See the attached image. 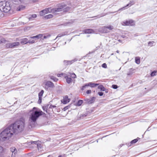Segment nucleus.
Listing matches in <instances>:
<instances>
[{
    "label": "nucleus",
    "mask_w": 157,
    "mask_h": 157,
    "mask_svg": "<svg viewBox=\"0 0 157 157\" xmlns=\"http://www.w3.org/2000/svg\"><path fill=\"white\" fill-rule=\"evenodd\" d=\"M49 105V104H46L44 105V106L45 108H46L48 109V107Z\"/></svg>",
    "instance_id": "51"
},
{
    "label": "nucleus",
    "mask_w": 157,
    "mask_h": 157,
    "mask_svg": "<svg viewBox=\"0 0 157 157\" xmlns=\"http://www.w3.org/2000/svg\"><path fill=\"white\" fill-rule=\"evenodd\" d=\"M69 106H66L64 107L63 108V111H65L66 110H67V109H68L69 108Z\"/></svg>",
    "instance_id": "44"
},
{
    "label": "nucleus",
    "mask_w": 157,
    "mask_h": 157,
    "mask_svg": "<svg viewBox=\"0 0 157 157\" xmlns=\"http://www.w3.org/2000/svg\"><path fill=\"white\" fill-rule=\"evenodd\" d=\"M42 109L44 111H45L47 113V109L46 108H45V107L44 106H43L42 107Z\"/></svg>",
    "instance_id": "48"
},
{
    "label": "nucleus",
    "mask_w": 157,
    "mask_h": 157,
    "mask_svg": "<svg viewBox=\"0 0 157 157\" xmlns=\"http://www.w3.org/2000/svg\"><path fill=\"white\" fill-rule=\"evenodd\" d=\"M98 94L99 96H101L103 95V93L102 92H100L98 93Z\"/></svg>",
    "instance_id": "46"
},
{
    "label": "nucleus",
    "mask_w": 157,
    "mask_h": 157,
    "mask_svg": "<svg viewBox=\"0 0 157 157\" xmlns=\"http://www.w3.org/2000/svg\"><path fill=\"white\" fill-rule=\"evenodd\" d=\"M25 8V6L22 5H20L17 8V11H20L24 10Z\"/></svg>",
    "instance_id": "21"
},
{
    "label": "nucleus",
    "mask_w": 157,
    "mask_h": 157,
    "mask_svg": "<svg viewBox=\"0 0 157 157\" xmlns=\"http://www.w3.org/2000/svg\"><path fill=\"white\" fill-rule=\"evenodd\" d=\"M44 93V91L43 90H42L38 94V97L39 98H42V97L43 96V95Z\"/></svg>",
    "instance_id": "30"
},
{
    "label": "nucleus",
    "mask_w": 157,
    "mask_h": 157,
    "mask_svg": "<svg viewBox=\"0 0 157 157\" xmlns=\"http://www.w3.org/2000/svg\"><path fill=\"white\" fill-rule=\"evenodd\" d=\"M15 155H12L11 157H15Z\"/></svg>",
    "instance_id": "55"
},
{
    "label": "nucleus",
    "mask_w": 157,
    "mask_h": 157,
    "mask_svg": "<svg viewBox=\"0 0 157 157\" xmlns=\"http://www.w3.org/2000/svg\"><path fill=\"white\" fill-rule=\"evenodd\" d=\"M119 51H118V50H117V53H119Z\"/></svg>",
    "instance_id": "60"
},
{
    "label": "nucleus",
    "mask_w": 157,
    "mask_h": 157,
    "mask_svg": "<svg viewBox=\"0 0 157 157\" xmlns=\"http://www.w3.org/2000/svg\"><path fill=\"white\" fill-rule=\"evenodd\" d=\"M65 78L66 79V81L67 82L68 84H70L72 81L71 78L69 77L68 76H65Z\"/></svg>",
    "instance_id": "19"
},
{
    "label": "nucleus",
    "mask_w": 157,
    "mask_h": 157,
    "mask_svg": "<svg viewBox=\"0 0 157 157\" xmlns=\"http://www.w3.org/2000/svg\"><path fill=\"white\" fill-rule=\"evenodd\" d=\"M10 151L12 152V154L13 155V153L14 155L16 153L17 151L16 148L14 147H12L10 148Z\"/></svg>",
    "instance_id": "22"
},
{
    "label": "nucleus",
    "mask_w": 157,
    "mask_h": 157,
    "mask_svg": "<svg viewBox=\"0 0 157 157\" xmlns=\"http://www.w3.org/2000/svg\"><path fill=\"white\" fill-rule=\"evenodd\" d=\"M71 77L73 78H76V76L74 73H73L71 75Z\"/></svg>",
    "instance_id": "35"
},
{
    "label": "nucleus",
    "mask_w": 157,
    "mask_h": 157,
    "mask_svg": "<svg viewBox=\"0 0 157 157\" xmlns=\"http://www.w3.org/2000/svg\"><path fill=\"white\" fill-rule=\"evenodd\" d=\"M25 123L21 120L16 121L13 125H10L2 131L0 134V138L3 140L9 139L13 133L21 132L24 127Z\"/></svg>",
    "instance_id": "1"
},
{
    "label": "nucleus",
    "mask_w": 157,
    "mask_h": 157,
    "mask_svg": "<svg viewBox=\"0 0 157 157\" xmlns=\"http://www.w3.org/2000/svg\"><path fill=\"white\" fill-rule=\"evenodd\" d=\"M7 157H10V156H8Z\"/></svg>",
    "instance_id": "61"
},
{
    "label": "nucleus",
    "mask_w": 157,
    "mask_h": 157,
    "mask_svg": "<svg viewBox=\"0 0 157 157\" xmlns=\"http://www.w3.org/2000/svg\"><path fill=\"white\" fill-rule=\"evenodd\" d=\"M157 71H153L151 73V76L152 77L154 76H155L156 75V73H157Z\"/></svg>",
    "instance_id": "31"
},
{
    "label": "nucleus",
    "mask_w": 157,
    "mask_h": 157,
    "mask_svg": "<svg viewBox=\"0 0 157 157\" xmlns=\"http://www.w3.org/2000/svg\"><path fill=\"white\" fill-rule=\"evenodd\" d=\"M134 21L132 20L129 21L126 20L123 22L122 25L125 26H133L134 25Z\"/></svg>",
    "instance_id": "7"
},
{
    "label": "nucleus",
    "mask_w": 157,
    "mask_h": 157,
    "mask_svg": "<svg viewBox=\"0 0 157 157\" xmlns=\"http://www.w3.org/2000/svg\"><path fill=\"white\" fill-rule=\"evenodd\" d=\"M102 67L104 68H107V65L105 63H103L101 66Z\"/></svg>",
    "instance_id": "43"
},
{
    "label": "nucleus",
    "mask_w": 157,
    "mask_h": 157,
    "mask_svg": "<svg viewBox=\"0 0 157 157\" xmlns=\"http://www.w3.org/2000/svg\"><path fill=\"white\" fill-rule=\"evenodd\" d=\"M11 8L9 2L5 1L0 2V10L5 13L8 12L11 9Z\"/></svg>",
    "instance_id": "3"
},
{
    "label": "nucleus",
    "mask_w": 157,
    "mask_h": 157,
    "mask_svg": "<svg viewBox=\"0 0 157 157\" xmlns=\"http://www.w3.org/2000/svg\"><path fill=\"white\" fill-rule=\"evenodd\" d=\"M105 15V14H101L96 16H94V17H96V18H99L101 17H102L104 16Z\"/></svg>",
    "instance_id": "33"
},
{
    "label": "nucleus",
    "mask_w": 157,
    "mask_h": 157,
    "mask_svg": "<svg viewBox=\"0 0 157 157\" xmlns=\"http://www.w3.org/2000/svg\"><path fill=\"white\" fill-rule=\"evenodd\" d=\"M113 28V26L109 25L101 27L98 29V31L102 33H107L109 32L110 30H112Z\"/></svg>",
    "instance_id": "5"
},
{
    "label": "nucleus",
    "mask_w": 157,
    "mask_h": 157,
    "mask_svg": "<svg viewBox=\"0 0 157 157\" xmlns=\"http://www.w3.org/2000/svg\"><path fill=\"white\" fill-rule=\"evenodd\" d=\"M58 157H62V156L61 155H59V156Z\"/></svg>",
    "instance_id": "59"
},
{
    "label": "nucleus",
    "mask_w": 157,
    "mask_h": 157,
    "mask_svg": "<svg viewBox=\"0 0 157 157\" xmlns=\"http://www.w3.org/2000/svg\"><path fill=\"white\" fill-rule=\"evenodd\" d=\"M1 147L2 148H3L2 147Z\"/></svg>",
    "instance_id": "62"
},
{
    "label": "nucleus",
    "mask_w": 157,
    "mask_h": 157,
    "mask_svg": "<svg viewBox=\"0 0 157 157\" xmlns=\"http://www.w3.org/2000/svg\"><path fill=\"white\" fill-rule=\"evenodd\" d=\"M37 17L36 15L35 14H33L31 16V17L35 18Z\"/></svg>",
    "instance_id": "47"
},
{
    "label": "nucleus",
    "mask_w": 157,
    "mask_h": 157,
    "mask_svg": "<svg viewBox=\"0 0 157 157\" xmlns=\"http://www.w3.org/2000/svg\"><path fill=\"white\" fill-rule=\"evenodd\" d=\"M63 7L55 8L52 9L51 8H46L42 10L40 12V15L43 16L45 14L49 13H54L56 12H60L62 10Z\"/></svg>",
    "instance_id": "4"
},
{
    "label": "nucleus",
    "mask_w": 157,
    "mask_h": 157,
    "mask_svg": "<svg viewBox=\"0 0 157 157\" xmlns=\"http://www.w3.org/2000/svg\"><path fill=\"white\" fill-rule=\"evenodd\" d=\"M6 41V40H5V39L4 38H2L1 39V42L2 43H5V41Z\"/></svg>",
    "instance_id": "42"
},
{
    "label": "nucleus",
    "mask_w": 157,
    "mask_h": 157,
    "mask_svg": "<svg viewBox=\"0 0 157 157\" xmlns=\"http://www.w3.org/2000/svg\"><path fill=\"white\" fill-rule=\"evenodd\" d=\"M31 144H35L36 145L38 149L39 148V147H40V144H39L38 143V141H32L31 142Z\"/></svg>",
    "instance_id": "25"
},
{
    "label": "nucleus",
    "mask_w": 157,
    "mask_h": 157,
    "mask_svg": "<svg viewBox=\"0 0 157 157\" xmlns=\"http://www.w3.org/2000/svg\"><path fill=\"white\" fill-rule=\"evenodd\" d=\"M66 6L65 5L60 6L59 8L63 7L61 11H63V12H67L71 8L68 6L66 7Z\"/></svg>",
    "instance_id": "10"
},
{
    "label": "nucleus",
    "mask_w": 157,
    "mask_h": 157,
    "mask_svg": "<svg viewBox=\"0 0 157 157\" xmlns=\"http://www.w3.org/2000/svg\"><path fill=\"white\" fill-rule=\"evenodd\" d=\"M36 109V107H34L33 108V109Z\"/></svg>",
    "instance_id": "58"
},
{
    "label": "nucleus",
    "mask_w": 157,
    "mask_h": 157,
    "mask_svg": "<svg viewBox=\"0 0 157 157\" xmlns=\"http://www.w3.org/2000/svg\"><path fill=\"white\" fill-rule=\"evenodd\" d=\"M53 15L51 14H49L47 15H46L44 17V18L46 19H48L50 18H51L53 17Z\"/></svg>",
    "instance_id": "26"
},
{
    "label": "nucleus",
    "mask_w": 157,
    "mask_h": 157,
    "mask_svg": "<svg viewBox=\"0 0 157 157\" xmlns=\"http://www.w3.org/2000/svg\"><path fill=\"white\" fill-rule=\"evenodd\" d=\"M43 35L41 34H40L38 35H37L36 36H33L31 37V38L32 39H35V38H37V39H39V38H41L42 37H43Z\"/></svg>",
    "instance_id": "20"
},
{
    "label": "nucleus",
    "mask_w": 157,
    "mask_h": 157,
    "mask_svg": "<svg viewBox=\"0 0 157 157\" xmlns=\"http://www.w3.org/2000/svg\"><path fill=\"white\" fill-rule=\"evenodd\" d=\"M46 88V86H47L48 87L53 88L54 87V84L51 81H48L46 82L45 84Z\"/></svg>",
    "instance_id": "12"
},
{
    "label": "nucleus",
    "mask_w": 157,
    "mask_h": 157,
    "mask_svg": "<svg viewBox=\"0 0 157 157\" xmlns=\"http://www.w3.org/2000/svg\"><path fill=\"white\" fill-rule=\"evenodd\" d=\"M112 87L113 88L116 89L118 88V86L116 85L113 84L112 85Z\"/></svg>",
    "instance_id": "37"
},
{
    "label": "nucleus",
    "mask_w": 157,
    "mask_h": 157,
    "mask_svg": "<svg viewBox=\"0 0 157 157\" xmlns=\"http://www.w3.org/2000/svg\"><path fill=\"white\" fill-rule=\"evenodd\" d=\"M87 83L85 84L84 86H82L81 88V90L83 91L84 90V89H85L86 87L87 86Z\"/></svg>",
    "instance_id": "34"
},
{
    "label": "nucleus",
    "mask_w": 157,
    "mask_h": 157,
    "mask_svg": "<svg viewBox=\"0 0 157 157\" xmlns=\"http://www.w3.org/2000/svg\"><path fill=\"white\" fill-rule=\"evenodd\" d=\"M19 44L18 42H16L6 44V47L7 48H12L14 47L18 46Z\"/></svg>",
    "instance_id": "6"
},
{
    "label": "nucleus",
    "mask_w": 157,
    "mask_h": 157,
    "mask_svg": "<svg viewBox=\"0 0 157 157\" xmlns=\"http://www.w3.org/2000/svg\"><path fill=\"white\" fill-rule=\"evenodd\" d=\"M69 34L68 33V32L67 31H65L64 32L62 33H61L59 34L56 37V39L58 37H61L65 35H68Z\"/></svg>",
    "instance_id": "15"
},
{
    "label": "nucleus",
    "mask_w": 157,
    "mask_h": 157,
    "mask_svg": "<svg viewBox=\"0 0 157 157\" xmlns=\"http://www.w3.org/2000/svg\"><path fill=\"white\" fill-rule=\"evenodd\" d=\"M139 139H140V138L139 137H138L136 139H135L132 140L130 143V145H131V144H135L138 141V140Z\"/></svg>",
    "instance_id": "24"
},
{
    "label": "nucleus",
    "mask_w": 157,
    "mask_h": 157,
    "mask_svg": "<svg viewBox=\"0 0 157 157\" xmlns=\"http://www.w3.org/2000/svg\"><path fill=\"white\" fill-rule=\"evenodd\" d=\"M105 92L106 93H107L108 92V90L107 89H105Z\"/></svg>",
    "instance_id": "56"
},
{
    "label": "nucleus",
    "mask_w": 157,
    "mask_h": 157,
    "mask_svg": "<svg viewBox=\"0 0 157 157\" xmlns=\"http://www.w3.org/2000/svg\"><path fill=\"white\" fill-rule=\"evenodd\" d=\"M121 36L123 38H127L128 37L125 36L124 35H122Z\"/></svg>",
    "instance_id": "52"
},
{
    "label": "nucleus",
    "mask_w": 157,
    "mask_h": 157,
    "mask_svg": "<svg viewBox=\"0 0 157 157\" xmlns=\"http://www.w3.org/2000/svg\"><path fill=\"white\" fill-rule=\"evenodd\" d=\"M78 60V59L75 58L71 60H64L63 62L64 64L65 65H70L72 64L74 62L77 61Z\"/></svg>",
    "instance_id": "8"
},
{
    "label": "nucleus",
    "mask_w": 157,
    "mask_h": 157,
    "mask_svg": "<svg viewBox=\"0 0 157 157\" xmlns=\"http://www.w3.org/2000/svg\"><path fill=\"white\" fill-rule=\"evenodd\" d=\"M83 102V101L82 100H80L78 101L77 102V105L78 106L81 105Z\"/></svg>",
    "instance_id": "32"
},
{
    "label": "nucleus",
    "mask_w": 157,
    "mask_h": 157,
    "mask_svg": "<svg viewBox=\"0 0 157 157\" xmlns=\"http://www.w3.org/2000/svg\"><path fill=\"white\" fill-rule=\"evenodd\" d=\"M70 100V99L68 98V96H66L64 98L62 102L63 104H66L69 102Z\"/></svg>",
    "instance_id": "16"
},
{
    "label": "nucleus",
    "mask_w": 157,
    "mask_h": 157,
    "mask_svg": "<svg viewBox=\"0 0 157 157\" xmlns=\"http://www.w3.org/2000/svg\"><path fill=\"white\" fill-rule=\"evenodd\" d=\"M93 52H89V54H90V53H93Z\"/></svg>",
    "instance_id": "57"
},
{
    "label": "nucleus",
    "mask_w": 157,
    "mask_h": 157,
    "mask_svg": "<svg viewBox=\"0 0 157 157\" xmlns=\"http://www.w3.org/2000/svg\"><path fill=\"white\" fill-rule=\"evenodd\" d=\"M56 107V106H55V105H50V106H49V109H51V108L53 109V108H55Z\"/></svg>",
    "instance_id": "45"
},
{
    "label": "nucleus",
    "mask_w": 157,
    "mask_h": 157,
    "mask_svg": "<svg viewBox=\"0 0 157 157\" xmlns=\"http://www.w3.org/2000/svg\"><path fill=\"white\" fill-rule=\"evenodd\" d=\"M155 42L154 41H149L148 42V44L149 46H152L155 45Z\"/></svg>",
    "instance_id": "29"
},
{
    "label": "nucleus",
    "mask_w": 157,
    "mask_h": 157,
    "mask_svg": "<svg viewBox=\"0 0 157 157\" xmlns=\"http://www.w3.org/2000/svg\"><path fill=\"white\" fill-rule=\"evenodd\" d=\"M63 73L58 74H57V76L58 77H61L63 76Z\"/></svg>",
    "instance_id": "49"
},
{
    "label": "nucleus",
    "mask_w": 157,
    "mask_h": 157,
    "mask_svg": "<svg viewBox=\"0 0 157 157\" xmlns=\"http://www.w3.org/2000/svg\"><path fill=\"white\" fill-rule=\"evenodd\" d=\"M51 36V35L50 34L46 36H43L44 39H46L49 38Z\"/></svg>",
    "instance_id": "38"
},
{
    "label": "nucleus",
    "mask_w": 157,
    "mask_h": 157,
    "mask_svg": "<svg viewBox=\"0 0 157 157\" xmlns=\"http://www.w3.org/2000/svg\"><path fill=\"white\" fill-rule=\"evenodd\" d=\"M135 70L133 68H130L129 69V71L128 72L127 75L128 76H131L133 73H135L134 71Z\"/></svg>",
    "instance_id": "17"
},
{
    "label": "nucleus",
    "mask_w": 157,
    "mask_h": 157,
    "mask_svg": "<svg viewBox=\"0 0 157 157\" xmlns=\"http://www.w3.org/2000/svg\"><path fill=\"white\" fill-rule=\"evenodd\" d=\"M87 86H90L91 87H94L99 85V84L92 83L91 82L87 83Z\"/></svg>",
    "instance_id": "14"
},
{
    "label": "nucleus",
    "mask_w": 157,
    "mask_h": 157,
    "mask_svg": "<svg viewBox=\"0 0 157 157\" xmlns=\"http://www.w3.org/2000/svg\"><path fill=\"white\" fill-rule=\"evenodd\" d=\"M43 112L41 111H33L31 113L29 120V123L30 125L31 126V123L32 122H35L38 117L43 115Z\"/></svg>",
    "instance_id": "2"
},
{
    "label": "nucleus",
    "mask_w": 157,
    "mask_h": 157,
    "mask_svg": "<svg viewBox=\"0 0 157 157\" xmlns=\"http://www.w3.org/2000/svg\"><path fill=\"white\" fill-rule=\"evenodd\" d=\"M34 42H35V41L34 40H28V43H29V44H33L34 43Z\"/></svg>",
    "instance_id": "41"
},
{
    "label": "nucleus",
    "mask_w": 157,
    "mask_h": 157,
    "mask_svg": "<svg viewBox=\"0 0 157 157\" xmlns=\"http://www.w3.org/2000/svg\"><path fill=\"white\" fill-rule=\"evenodd\" d=\"M50 77L51 79L53 80L54 82H56L58 80V79L57 78H56L55 77L50 76Z\"/></svg>",
    "instance_id": "28"
},
{
    "label": "nucleus",
    "mask_w": 157,
    "mask_h": 157,
    "mask_svg": "<svg viewBox=\"0 0 157 157\" xmlns=\"http://www.w3.org/2000/svg\"><path fill=\"white\" fill-rule=\"evenodd\" d=\"M83 32L86 33H94V31L91 29H86L83 30Z\"/></svg>",
    "instance_id": "13"
},
{
    "label": "nucleus",
    "mask_w": 157,
    "mask_h": 157,
    "mask_svg": "<svg viewBox=\"0 0 157 157\" xmlns=\"http://www.w3.org/2000/svg\"><path fill=\"white\" fill-rule=\"evenodd\" d=\"M118 41H119L120 42L123 43V42H122V40H118Z\"/></svg>",
    "instance_id": "53"
},
{
    "label": "nucleus",
    "mask_w": 157,
    "mask_h": 157,
    "mask_svg": "<svg viewBox=\"0 0 157 157\" xmlns=\"http://www.w3.org/2000/svg\"><path fill=\"white\" fill-rule=\"evenodd\" d=\"M98 88V89H100L101 91H104L105 90V88L102 85H99Z\"/></svg>",
    "instance_id": "23"
},
{
    "label": "nucleus",
    "mask_w": 157,
    "mask_h": 157,
    "mask_svg": "<svg viewBox=\"0 0 157 157\" xmlns=\"http://www.w3.org/2000/svg\"><path fill=\"white\" fill-rule=\"evenodd\" d=\"M96 99L95 97H92L90 99H88L86 100V102L89 104H91L94 103Z\"/></svg>",
    "instance_id": "11"
},
{
    "label": "nucleus",
    "mask_w": 157,
    "mask_h": 157,
    "mask_svg": "<svg viewBox=\"0 0 157 157\" xmlns=\"http://www.w3.org/2000/svg\"><path fill=\"white\" fill-rule=\"evenodd\" d=\"M135 62L137 64H139L140 63V59L139 57H136L135 59Z\"/></svg>",
    "instance_id": "27"
},
{
    "label": "nucleus",
    "mask_w": 157,
    "mask_h": 157,
    "mask_svg": "<svg viewBox=\"0 0 157 157\" xmlns=\"http://www.w3.org/2000/svg\"><path fill=\"white\" fill-rule=\"evenodd\" d=\"M73 22V21L72 20H71L70 21L67 22L66 24L67 25H71L72 24Z\"/></svg>",
    "instance_id": "40"
},
{
    "label": "nucleus",
    "mask_w": 157,
    "mask_h": 157,
    "mask_svg": "<svg viewBox=\"0 0 157 157\" xmlns=\"http://www.w3.org/2000/svg\"><path fill=\"white\" fill-rule=\"evenodd\" d=\"M91 93V90H88L86 92V93L88 94H90Z\"/></svg>",
    "instance_id": "50"
},
{
    "label": "nucleus",
    "mask_w": 157,
    "mask_h": 157,
    "mask_svg": "<svg viewBox=\"0 0 157 157\" xmlns=\"http://www.w3.org/2000/svg\"><path fill=\"white\" fill-rule=\"evenodd\" d=\"M42 98H39V100L38 101V103L39 104H40L42 102Z\"/></svg>",
    "instance_id": "39"
},
{
    "label": "nucleus",
    "mask_w": 157,
    "mask_h": 157,
    "mask_svg": "<svg viewBox=\"0 0 157 157\" xmlns=\"http://www.w3.org/2000/svg\"><path fill=\"white\" fill-rule=\"evenodd\" d=\"M123 145V144H121L119 145V147H121Z\"/></svg>",
    "instance_id": "54"
},
{
    "label": "nucleus",
    "mask_w": 157,
    "mask_h": 157,
    "mask_svg": "<svg viewBox=\"0 0 157 157\" xmlns=\"http://www.w3.org/2000/svg\"><path fill=\"white\" fill-rule=\"evenodd\" d=\"M15 2H20L21 3H23L24 2V0H13Z\"/></svg>",
    "instance_id": "36"
},
{
    "label": "nucleus",
    "mask_w": 157,
    "mask_h": 157,
    "mask_svg": "<svg viewBox=\"0 0 157 157\" xmlns=\"http://www.w3.org/2000/svg\"><path fill=\"white\" fill-rule=\"evenodd\" d=\"M134 4L133 2H131L130 1V3H129L128 4H127L126 6H124L123 7L121 8V9H120L119 10H123L125 9H126L128 8V7H130L131 6H132V5H133Z\"/></svg>",
    "instance_id": "9"
},
{
    "label": "nucleus",
    "mask_w": 157,
    "mask_h": 157,
    "mask_svg": "<svg viewBox=\"0 0 157 157\" xmlns=\"http://www.w3.org/2000/svg\"><path fill=\"white\" fill-rule=\"evenodd\" d=\"M28 40L27 38L22 39L21 40V44H26L28 43Z\"/></svg>",
    "instance_id": "18"
}]
</instances>
